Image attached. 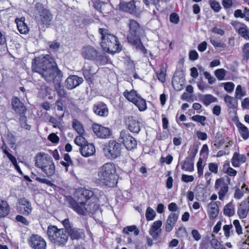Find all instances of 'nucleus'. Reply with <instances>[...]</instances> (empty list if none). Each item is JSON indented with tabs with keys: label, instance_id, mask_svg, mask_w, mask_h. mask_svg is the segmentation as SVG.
Instances as JSON below:
<instances>
[{
	"label": "nucleus",
	"instance_id": "obj_1",
	"mask_svg": "<svg viewBox=\"0 0 249 249\" xmlns=\"http://www.w3.org/2000/svg\"><path fill=\"white\" fill-rule=\"evenodd\" d=\"M32 69L33 71L40 74L47 82L54 83V89L59 96L66 97V91L60 84L63 74L50 55L36 57L33 61Z\"/></svg>",
	"mask_w": 249,
	"mask_h": 249
},
{
	"label": "nucleus",
	"instance_id": "obj_2",
	"mask_svg": "<svg viewBox=\"0 0 249 249\" xmlns=\"http://www.w3.org/2000/svg\"><path fill=\"white\" fill-rule=\"evenodd\" d=\"M73 196L77 198L78 201L80 200L81 201L77 202L71 196H65V203L77 213L82 215H85L86 212L88 211V209L86 208L85 202L83 201L84 199L88 200L91 198L93 201L92 208L89 210L90 212L98 209L107 200L103 193L97 188L91 190L86 188H77L74 192Z\"/></svg>",
	"mask_w": 249,
	"mask_h": 249
},
{
	"label": "nucleus",
	"instance_id": "obj_3",
	"mask_svg": "<svg viewBox=\"0 0 249 249\" xmlns=\"http://www.w3.org/2000/svg\"><path fill=\"white\" fill-rule=\"evenodd\" d=\"M116 172V166L114 163L109 162L105 163L98 169L99 178L97 183L101 186L114 187L117 184Z\"/></svg>",
	"mask_w": 249,
	"mask_h": 249
},
{
	"label": "nucleus",
	"instance_id": "obj_4",
	"mask_svg": "<svg viewBox=\"0 0 249 249\" xmlns=\"http://www.w3.org/2000/svg\"><path fill=\"white\" fill-rule=\"evenodd\" d=\"M99 33L101 35V46L105 51L114 53L121 51V45L115 36L110 34L108 30L105 28H100Z\"/></svg>",
	"mask_w": 249,
	"mask_h": 249
},
{
	"label": "nucleus",
	"instance_id": "obj_5",
	"mask_svg": "<svg viewBox=\"0 0 249 249\" xmlns=\"http://www.w3.org/2000/svg\"><path fill=\"white\" fill-rule=\"evenodd\" d=\"M47 233L50 240L58 246H64L69 239L65 229H58L55 226H49Z\"/></svg>",
	"mask_w": 249,
	"mask_h": 249
},
{
	"label": "nucleus",
	"instance_id": "obj_6",
	"mask_svg": "<svg viewBox=\"0 0 249 249\" xmlns=\"http://www.w3.org/2000/svg\"><path fill=\"white\" fill-rule=\"evenodd\" d=\"M35 159L36 167L41 168L48 176L54 174L55 166L51 157L47 156L44 153H39L36 155Z\"/></svg>",
	"mask_w": 249,
	"mask_h": 249
},
{
	"label": "nucleus",
	"instance_id": "obj_7",
	"mask_svg": "<svg viewBox=\"0 0 249 249\" xmlns=\"http://www.w3.org/2000/svg\"><path fill=\"white\" fill-rule=\"evenodd\" d=\"M129 33L127 39L128 42L137 43L138 39L145 36L143 29L140 27L139 23L134 19H130L129 24Z\"/></svg>",
	"mask_w": 249,
	"mask_h": 249
},
{
	"label": "nucleus",
	"instance_id": "obj_8",
	"mask_svg": "<svg viewBox=\"0 0 249 249\" xmlns=\"http://www.w3.org/2000/svg\"><path fill=\"white\" fill-rule=\"evenodd\" d=\"M105 156L109 159H115L121 153V145L114 140H110L104 147Z\"/></svg>",
	"mask_w": 249,
	"mask_h": 249
},
{
	"label": "nucleus",
	"instance_id": "obj_9",
	"mask_svg": "<svg viewBox=\"0 0 249 249\" xmlns=\"http://www.w3.org/2000/svg\"><path fill=\"white\" fill-rule=\"evenodd\" d=\"M35 8L39 15L38 17H36L38 22L47 27L49 26L53 18L52 15L49 10L45 8L43 5L40 2L36 4Z\"/></svg>",
	"mask_w": 249,
	"mask_h": 249
},
{
	"label": "nucleus",
	"instance_id": "obj_10",
	"mask_svg": "<svg viewBox=\"0 0 249 249\" xmlns=\"http://www.w3.org/2000/svg\"><path fill=\"white\" fill-rule=\"evenodd\" d=\"M82 55L85 59L95 61L100 65L103 63V61L107 60L105 56L99 55L96 50L91 46H88L83 48Z\"/></svg>",
	"mask_w": 249,
	"mask_h": 249
},
{
	"label": "nucleus",
	"instance_id": "obj_11",
	"mask_svg": "<svg viewBox=\"0 0 249 249\" xmlns=\"http://www.w3.org/2000/svg\"><path fill=\"white\" fill-rule=\"evenodd\" d=\"M61 223L64 227L66 233L72 240L79 239L84 235L83 231L80 229L74 227L73 225L70 223L68 218L62 220Z\"/></svg>",
	"mask_w": 249,
	"mask_h": 249
},
{
	"label": "nucleus",
	"instance_id": "obj_12",
	"mask_svg": "<svg viewBox=\"0 0 249 249\" xmlns=\"http://www.w3.org/2000/svg\"><path fill=\"white\" fill-rule=\"evenodd\" d=\"M11 106L12 109L15 112L20 115V121L21 124L24 123L26 124L27 119L25 116L27 108L24 104L17 97H14L11 100Z\"/></svg>",
	"mask_w": 249,
	"mask_h": 249
},
{
	"label": "nucleus",
	"instance_id": "obj_13",
	"mask_svg": "<svg viewBox=\"0 0 249 249\" xmlns=\"http://www.w3.org/2000/svg\"><path fill=\"white\" fill-rule=\"evenodd\" d=\"M119 141L122 142L129 150L135 148L137 145L136 139L125 131L121 132Z\"/></svg>",
	"mask_w": 249,
	"mask_h": 249
},
{
	"label": "nucleus",
	"instance_id": "obj_14",
	"mask_svg": "<svg viewBox=\"0 0 249 249\" xmlns=\"http://www.w3.org/2000/svg\"><path fill=\"white\" fill-rule=\"evenodd\" d=\"M126 124L128 129L133 133H138L143 126V121L140 117L136 116L128 117Z\"/></svg>",
	"mask_w": 249,
	"mask_h": 249
},
{
	"label": "nucleus",
	"instance_id": "obj_15",
	"mask_svg": "<svg viewBox=\"0 0 249 249\" xmlns=\"http://www.w3.org/2000/svg\"><path fill=\"white\" fill-rule=\"evenodd\" d=\"M92 129L94 133L98 137L102 139H107L112 135L111 130L108 128L98 124H93Z\"/></svg>",
	"mask_w": 249,
	"mask_h": 249
},
{
	"label": "nucleus",
	"instance_id": "obj_16",
	"mask_svg": "<svg viewBox=\"0 0 249 249\" xmlns=\"http://www.w3.org/2000/svg\"><path fill=\"white\" fill-rule=\"evenodd\" d=\"M17 208L19 213L25 215H30L32 211L30 202L25 198L18 199Z\"/></svg>",
	"mask_w": 249,
	"mask_h": 249
},
{
	"label": "nucleus",
	"instance_id": "obj_17",
	"mask_svg": "<svg viewBox=\"0 0 249 249\" xmlns=\"http://www.w3.org/2000/svg\"><path fill=\"white\" fill-rule=\"evenodd\" d=\"M29 244L34 249H45L46 242L40 236L33 234L28 240Z\"/></svg>",
	"mask_w": 249,
	"mask_h": 249
},
{
	"label": "nucleus",
	"instance_id": "obj_18",
	"mask_svg": "<svg viewBox=\"0 0 249 249\" xmlns=\"http://www.w3.org/2000/svg\"><path fill=\"white\" fill-rule=\"evenodd\" d=\"M231 25L239 35L245 39L249 40V30L245 24L238 21H233Z\"/></svg>",
	"mask_w": 249,
	"mask_h": 249
},
{
	"label": "nucleus",
	"instance_id": "obj_19",
	"mask_svg": "<svg viewBox=\"0 0 249 249\" xmlns=\"http://www.w3.org/2000/svg\"><path fill=\"white\" fill-rule=\"evenodd\" d=\"M83 82L82 77L76 75L69 76L65 81V86L68 89H72L79 86Z\"/></svg>",
	"mask_w": 249,
	"mask_h": 249
},
{
	"label": "nucleus",
	"instance_id": "obj_20",
	"mask_svg": "<svg viewBox=\"0 0 249 249\" xmlns=\"http://www.w3.org/2000/svg\"><path fill=\"white\" fill-rule=\"evenodd\" d=\"M178 218V214L176 213H171L168 215L165 224V230L170 232L175 227Z\"/></svg>",
	"mask_w": 249,
	"mask_h": 249
},
{
	"label": "nucleus",
	"instance_id": "obj_21",
	"mask_svg": "<svg viewBox=\"0 0 249 249\" xmlns=\"http://www.w3.org/2000/svg\"><path fill=\"white\" fill-rule=\"evenodd\" d=\"M249 212V199L243 201L238 207L237 213L240 219L246 218Z\"/></svg>",
	"mask_w": 249,
	"mask_h": 249
},
{
	"label": "nucleus",
	"instance_id": "obj_22",
	"mask_svg": "<svg viewBox=\"0 0 249 249\" xmlns=\"http://www.w3.org/2000/svg\"><path fill=\"white\" fill-rule=\"evenodd\" d=\"M94 112L101 117H107L108 114V109L106 104L103 102H98L93 107Z\"/></svg>",
	"mask_w": 249,
	"mask_h": 249
},
{
	"label": "nucleus",
	"instance_id": "obj_23",
	"mask_svg": "<svg viewBox=\"0 0 249 249\" xmlns=\"http://www.w3.org/2000/svg\"><path fill=\"white\" fill-rule=\"evenodd\" d=\"M161 226L162 221L161 220H157L152 224L149 233L153 239H157L159 238L161 231Z\"/></svg>",
	"mask_w": 249,
	"mask_h": 249
},
{
	"label": "nucleus",
	"instance_id": "obj_24",
	"mask_svg": "<svg viewBox=\"0 0 249 249\" xmlns=\"http://www.w3.org/2000/svg\"><path fill=\"white\" fill-rule=\"evenodd\" d=\"M246 160L247 158L245 154L235 152L231 159V162L234 167H239L241 164L245 163Z\"/></svg>",
	"mask_w": 249,
	"mask_h": 249
},
{
	"label": "nucleus",
	"instance_id": "obj_25",
	"mask_svg": "<svg viewBox=\"0 0 249 249\" xmlns=\"http://www.w3.org/2000/svg\"><path fill=\"white\" fill-rule=\"evenodd\" d=\"M119 6V9L123 11L128 12L132 14L136 13L135 2L134 0L128 2L121 1Z\"/></svg>",
	"mask_w": 249,
	"mask_h": 249
},
{
	"label": "nucleus",
	"instance_id": "obj_26",
	"mask_svg": "<svg viewBox=\"0 0 249 249\" xmlns=\"http://www.w3.org/2000/svg\"><path fill=\"white\" fill-rule=\"evenodd\" d=\"M219 207L216 202L212 201L208 205V214L210 219L214 220L219 213Z\"/></svg>",
	"mask_w": 249,
	"mask_h": 249
},
{
	"label": "nucleus",
	"instance_id": "obj_27",
	"mask_svg": "<svg viewBox=\"0 0 249 249\" xmlns=\"http://www.w3.org/2000/svg\"><path fill=\"white\" fill-rule=\"evenodd\" d=\"M80 152L85 157H89L93 155L95 152L94 145L92 143L87 142L86 144L80 147Z\"/></svg>",
	"mask_w": 249,
	"mask_h": 249
},
{
	"label": "nucleus",
	"instance_id": "obj_28",
	"mask_svg": "<svg viewBox=\"0 0 249 249\" xmlns=\"http://www.w3.org/2000/svg\"><path fill=\"white\" fill-rule=\"evenodd\" d=\"M24 20L25 18H24L16 19L18 29V31L22 34H26L29 32L28 27L24 22Z\"/></svg>",
	"mask_w": 249,
	"mask_h": 249
},
{
	"label": "nucleus",
	"instance_id": "obj_29",
	"mask_svg": "<svg viewBox=\"0 0 249 249\" xmlns=\"http://www.w3.org/2000/svg\"><path fill=\"white\" fill-rule=\"evenodd\" d=\"M224 101L229 108L235 109L238 106V102L236 98L226 95L224 98Z\"/></svg>",
	"mask_w": 249,
	"mask_h": 249
},
{
	"label": "nucleus",
	"instance_id": "obj_30",
	"mask_svg": "<svg viewBox=\"0 0 249 249\" xmlns=\"http://www.w3.org/2000/svg\"><path fill=\"white\" fill-rule=\"evenodd\" d=\"M199 99L206 106L217 101V98L211 94L201 95L199 96Z\"/></svg>",
	"mask_w": 249,
	"mask_h": 249
},
{
	"label": "nucleus",
	"instance_id": "obj_31",
	"mask_svg": "<svg viewBox=\"0 0 249 249\" xmlns=\"http://www.w3.org/2000/svg\"><path fill=\"white\" fill-rule=\"evenodd\" d=\"M123 95L127 100L132 103L140 96L137 91L134 89H132L130 91L127 89L125 90L123 92Z\"/></svg>",
	"mask_w": 249,
	"mask_h": 249
},
{
	"label": "nucleus",
	"instance_id": "obj_32",
	"mask_svg": "<svg viewBox=\"0 0 249 249\" xmlns=\"http://www.w3.org/2000/svg\"><path fill=\"white\" fill-rule=\"evenodd\" d=\"M140 111H143L146 109L147 105L146 101L141 96H139L134 101L132 102Z\"/></svg>",
	"mask_w": 249,
	"mask_h": 249
},
{
	"label": "nucleus",
	"instance_id": "obj_33",
	"mask_svg": "<svg viewBox=\"0 0 249 249\" xmlns=\"http://www.w3.org/2000/svg\"><path fill=\"white\" fill-rule=\"evenodd\" d=\"M237 127L242 138L245 140L248 139L249 137V131L248 128L241 123H238L237 124Z\"/></svg>",
	"mask_w": 249,
	"mask_h": 249
},
{
	"label": "nucleus",
	"instance_id": "obj_34",
	"mask_svg": "<svg viewBox=\"0 0 249 249\" xmlns=\"http://www.w3.org/2000/svg\"><path fill=\"white\" fill-rule=\"evenodd\" d=\"M83 73L86 79H90L95 73L92 67L89 64H85L83 68Z\"/></svg>",
	"mask_w": 249,
	"mask_h": 249
},
{
	"label": "nucleus",
	"instance_id": "obj_35",
	"mask_svg": "<svg viewBox=\"0 0 249 249\" xmlns=\"http://www.w3.org/2000/svg\"><path fill=\"white\" fill-rule=\"evenodd\" d=\"M181 169L185 171L192 172L194 170L193 159L186 158L181 165Z\"/></svg>",
	"mask_w": 249,
	"mask_h": 249
},
{
	"label": "nucleus",
	"instance_id": "obj_36",
	"mask_svg": "<svg viewBox=\"0 0 249 249\" xmlns=\"http://www.w3.org/2000/svg\"><path fill=\"white\" fill-rule=\"evenodd\" d=\"M224 214L226 216L231 217L235 213L234 206L232 202H230L226 204L223 210Z\"/></svg>",
	"mask_w": 249,
	"mask_h": 249
},
{
	"label": "nucleus",
	"instance_id": "obj_37",
	"mask_svg": "<svg viewBox=\"0 0 249 249\" xmlns=\"http://www.w3.org/2000/svg\"><path fill=\"white\" fill-rule=\"evenodd\" d=\"M230 178L226 176L216 180L215 187H228V185L230 184Z\"/></svg>",
	"mask_w": 249,
	"mask_h": 249
},
{
	"label": "nucleus",
	"instance_id": "obj_38",
	"mask_svg": "<svg viewBox=\"0 0 249 249\" xmlns=\"http://www.w3.org/2000/svg\"><path fill=\"white\" fill-rule=\"evenodd\" d=\"M72 127L79 135H84L85 130L82 124L76 119H73L72 122Z\"/></svg>",
	"mask_w": 249,
	"mask_h": 249
},
{
	"label": "nucleus",
	"instance_id": "obj_39",
	"mask_svg": "<svg viewBox=\"0 0 249 249\" xmlns=\"http://www.w3.org/2000/svg\"><path fill=\"white\" fill-rule=\"evenodd\" d=\"M131 232H134V235L137 236L139 235L140 231L135 225L126 226L123 229V233L126 234H129V233Z\"/></svg>",
	"mask_w": 249,
	"mask_h": 249
},
{
	"label": "nucleus",
	"instance_id": "obj_40",
	"mask_svg": "<svg viewBox=\"0 0 249 249\" xmlns=\"http://www.w3.org/2000/svg\"><path fill=\"white\" fill-rule=\"evenodd\" d=\"M213 238L210 241L212 247L214 249H226L219 241L215 238V236L212 234Z\"/></svg>",
	"mask_w": 249,
	"mask_h": 249
},
{
	"label": "nucleus",
	"instance_id": "obj_41",
	"mask_svg": "<svg viewBox=\"0 0 249 249\" xmlns=\"http://www.w3.org/2000/svg\"><path fill=\"white\" fill-rule=\"evenodd\" d=\"M156 215V212L150 207H147L145 212V217L147 221H152L154 219Z\"/></svg>",
	"mask_w": 249,
	"mask_h": 249
},
{
	"label": "nucleus",
	"instance_id": "obj_42",
	"mask_svg": "<svg viewBox=\"0 0 249 249\" xmlns=\"http://www.w3.org/2000/svg\"><path fill=\"white\" fill-rule=\"evenodd\" d=\"M248 190V188H237L235 190L234 197L236 199H240L244 196L245 192Z\"/></svg>",
	"mask_w": 249,
	"mask_h": 249
},
{
	"label": "nucleus",
	"instance_id": "obj_43",
	"mask_svg": "<svg viewBox=\"0 0 249 249\" xmlns=\"http://www.w3.org/2000/svg\"><path fill=\"white\" fill-rule=\"evenodd\" d=\"M3 152L7 156L8 159L11 161L13 164H16L17 162L16 158L10 153L7 149V147L4 144L1 147Z\"/></svg>",
	"mask_w": 249,
	"mask_h": 249
},
{
	"label": "nucleus",
	"instance_id": "obj_44",
	"mask_svg": "<svg viewBox=\"0 0 249 249\" xmlns=\"http://www.w3.org/2000/svg\"><path fill=\"white\" fill-rule=\"evenodd\" d=\"M210 41L214 48H225L226 45L221 41H218L213 37H210Z\"/></svg>",
	"mask_w": 249,
	"mask_h": 249
},
{
	"label": "nucleus",
	"instance_id": "obj_45",
	"mask_svg": "<svg viewBox=\"0 0 249 249\" xmlns=\"http://www.w3.org/2000/svg\"><path fill=\"white\" fill-rule=\"evenodd\" d=\"M83 135H79L76 136L74 139V143L80 147H82L88 142L85 138L83 137Z\"/></svg>",
	"mask_w": 249,
	"mask_h": 249
},
{
	"label": "nucleus",
	"instance_id": "obj_46",
	"mask_svg": "<svg viewBox=\"0 0 249 249\" xmlns=\"http://www.w3.org/2000/svg\"><path fill=\"white\" fill-rule=\"evenodd\" d=\"M227 71L224 69H217L214 71V74L218 80L224 79Z\"/></svg>",
	"mask_w": 249,
	"mask_h": 249
},
{
	"label": "nucleus",
	"instance_id": "obj_47",
	"mask_svg": "<svg viewBox=\"0 0 249 249\" xmlns=\"http://www.w3.org/2000/svg\"><path fill=\"white\" fill-rule=\"evenodd\" d=\"M191 120L197 123H200L202 125L204 126L206 118L204 116L195 115L191 117Z\"/></svg>",
	"mask_w": 249,
	"mask_h": 249
},
{
	"label": "nucleus",
	"instance_id": "obj_48",
	"mask_svg": "<svg viewBox=\"0 0 249 249\" xmlns=\"http://www.w3.org/2000/svg\"><path fill=\"white\" fill-rule=\"evenodd\" d=\"M209 2L211 8L215 12H218L221 8L220 3L218 1H216L214 0H209Z\"/></svg>",
	"mask_w": 249,
	"mask_h": 249
},
{
	"label": "nucleus",
	"instance_id": "obj_49",
	"mask_svg": "<svg viewBox=\"0 0 249 249\" xmlns=\"http://www.w3.org/2000/svg\"><path fill=\"white\" fill-rule=\"evenodd\" d=\"M242 53L244 60H249V43H246L244 45Z\"/></svg>",
	"mask_w": 249,
	"mask_h": 249
},
{
	"label": "nucleus",
	"instance_id": "obj_50",
	"mask_svg": "<svg viewBox=\"0 0 249 249\" xmlns=\"http://www.w3.org/2000/svg\"><path fill=\"white\" fill-rule=\"evenodd\" d=\"M236 1V0H222V4L225 9H230L234 6Z\"/></svg>",
	"mask_w": 249,
	"mask_h": 249
},
{
	"label": "nucleus",
	"instance_id": "obj_51",
	"mask_svg": "<svg viewBox=\"0 0 249 249\" xmlns=\"http://www.w3.org/2000/svg\"><path fill=\"white\" fill-rule=\"evenodd\" d=\"M235 94V98L241 99L242 97L246 95V92L242 90V88L241 85H238L236 88Z\"/></svg>",
	"mask_w": 249,
	"mask_h": 249
},
{
	"label": "nucleus",
	"instance_id": "obj_52",
	"mask_svg": "<svg viewBox=\"0 0 249 249\" xmlns=\"http://www.w3.org/2000/svg\"><path fill=\"white\" fill-rule=\"evenodd\" d=\"M139 41L137 42V43L135 42H129L131 44L135 46L136 48L139 50H140L142 52H143L144 53H146L147 52V50L145 49L144 46L142 45L141 39H138Z\"/></svg>",
	"mask_w": 249,
	"mask_h": 249
},
{
	"label": "nucleus",
	"instance_id": "obj_53",
	"mask_svg": "<svg viewBox=\"0 0 249 249\" xmlns=\"http://www.w3.org/2000/svg\"><path fill=\"white\" fill-rule=\"evenodd\" d=\"M233 225L235 227L236 232L238 235H241L243 233L242 228L238 220H234Z\"/></svg>",
	"mask_w": 249,
	"mask_h": 249
},
{
	"label": "nucleus",
	"instance_id": "obj_54",
	"mask_svg": "<svg viewBox=\"0 0 249 249\" xmlns=\"http://www.w3.org/2000/svg\"><path fill=\"white\" fill-rule=\"evenodd\" d=\"M232 227L231 224L225 225L223 226V230L224 232V235L227 239L229 238L231 236L230 231L232 228Z\"/></svg>",
	"mask_w": 249,
	"mask_h": 249
},
{
	"label": "nucleus",
	"instance_id": "obj_55",
	"mask_svg": "<svg viewBox=\"0 0 249 249\" xmlns=\"http://www.w3.org/2000/svg\"><path fill=\"white\" fill-rule=\"evenodd\" d=\"M202 160L201 158H199L196 164L197 174L199 177L202 176L203 174V167L202 166Z\"/></svg>",
	"mask_w": 249,
	"mask_h": 249
},
{
	"label": "nucleus",
	"instance_id": "obj_56",
	"mask_svg": "<svg viewBox=\"0 0 249 249\" xmlns=\"http://www.w3.org/2000/svg\"><path fill=\"white\" fill-rule=\"evenodd\" d=\"M157 77L160 81L164 83L165 81L166 71L163 70H160V71L157 72Z\"/></svg>",
	"mask_w": 249,
	"mask_h": 249
},
{
	"label": "nucleus",
	"instance_id": "obj_57",
	"mask_svg": "<svg viewBox=\"0 0 249 249\" xmlns=\"http://www.w3.org/2000/svg\"><path fill=\"white\" fill-rule=\"evenodd\" d=\"M204 75L205 78L208 80V83L210 84H213L216 81L215 78L212 76L211 73L208 71H205L204 72Z\"/></svg>",
	"mask_w": 249,
	"mask_h": 249
},
{
	"label": "nucleus",
	"instance_id": "obj_58",
	"mask_svg": "<svg viewBox=\"0 0 249 249\" xmlns=\"http://www.w3.org/2000/svg\"><path fill=\"white\" fill-rule=\"evenodd\" d=\"M209 169L212 173L216 174L218 173V164L216 163L211 162L209 163Z\"/></svg>",
	"mask_w": 249,
	"mask_h": 249
},
{
	"label": "nucleus",
	"instance_id": "obj_59",
	"mask_svg": "<svg viewBox=\"0 0 249 249\" xmlns=\"http://www.w3.org/2000/svg\"><path fill=\"white\" fill-rule=\"evenodd\" d=\"M48 139L50 141L54 143H57L59 141V138L53 133L50 134L48 136Z\"/></svg>",
	"mask_w": 249,
	"mask_h": 249
},
{
	"label": "nucleus",
	"instance_id": "obj_60",
	"mask_svg": "<svg viewBox=\"0 0 249 249\" xmlns=\"http://www.w3.org/2000/svg\"><path fill=\"white\" fill-rule=\"evenodd\" d=\"M209 154V148L208 145L205 144L203 145L200 150V155L204 158L207 157Z\"/></svg>",
	"mask_w": 249,
	"mask_h": 249
},
{
	"label": "nucleus",
	"instance_id": "obj_61",
	"mask_svg": "<svg viewBox=\"0 0 249 249\" xmlns=\"http://www.w3.org/2000/svg\"><path fill=\"white\" fill-rule=\"evenodd\" d=\"M229 188H221V189L218 192L219 199L222 200L228 192Z\"/></svg>",
	"mask_w": 249,
	"mask_h": 249
},
{
	"label": "nucleus",
	"instance_id": "obj_62",
	"mask_svg": "<svg viewBox=\"0 0 249 249\" xmlns=\"http://www.w3.org/2000/svg\"><path fill=\"white\" fill-rule=\"evenodd\" d=\"M179 20V17L176 13H172L170 16V21L171 22L177 24Z\"/></svg>",
	"mask_w": 249,
	"mask_h": 249
},
{
	"label": "nucleus",
	"instance_id": "obj_63",
	"mask_svg": "<svg viewBox=\"0 0 249 249\" xmlns=\"http://www.w3.org/2000/svg\"><path fill=\"white\" fill-rule=\"evenodd\" d=\"M234 85L231 82L226 83L224 85V89L229 92L232 91L234 89Z\"/></svg>",
	"mask_w": 249,
	"mask_h": 249
},
{
	"label": "nucleus",
	"instance_id": "obj_64",
	"mask_svg": "<svg viewBox=\"0 0 249 249\" xmlns=\"http://www.w3.org/2000/svg\"><path fill=\"white\" fill-rule=\"evenodd\" d=\"M225 173L231 177H235L237 175V171L231 167L227 168Z\"/></svg>",
	"mask_w": 249,
	"mask_h": 249
}]
</instances>
